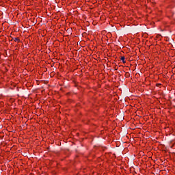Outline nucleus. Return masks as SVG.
Returning <instances> with one entry per match:
<instances>
[{
	"instance_id": "1",
	"label": "nucleus",
	"mask_w": 175,
	"mask_h": 175,
	"mask_svg": "<svg viewBox=\"0 0 175 175\" xmlns=\"http://www.w3.org/2000/svg\"><path fill=\"white\" fill-rule=\"evenodd\" d=\"M120 59L122 61L123 64H125V57L122 56Z\"/></svg>"
},
{
	"instance_id": "2",
	"label": "nucleus",
	"mask_w": 175,
	"mask_h": 175,
	"mask_svg": "<svg viewBox=\"0 0 175 175\" xmlns=\"http://www.w3.org/2000/svg\"><path fill=\"white\" fill-rule=\"evenodd\" d=\"M125 76L126 77H131V74H129V72H126Z\"/></svg>"
},
{
	"instance_id": "3",
	"label": "nucleus",
	"mask_w": 175,
	"mask_h": 175,
	"mask_svg": "<svg viewBox=\"0 0 175 175\" xmlns=\"http://www.w3.org/2000/svg\"><path fill=\"white\" fill-rule=\"evenodd\" d=\"M14 42H20V39L18 38H14Z\"/></svg>"
}]
</instances>
